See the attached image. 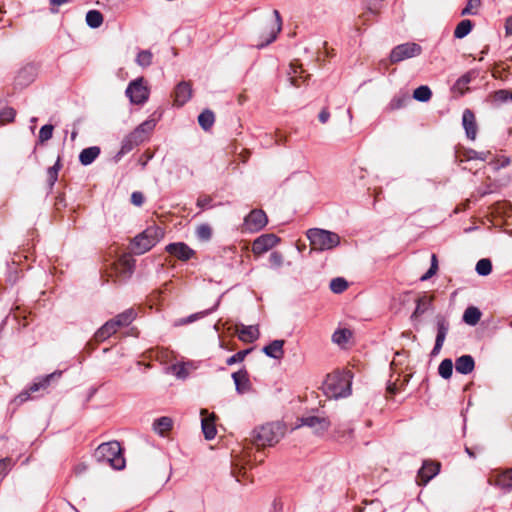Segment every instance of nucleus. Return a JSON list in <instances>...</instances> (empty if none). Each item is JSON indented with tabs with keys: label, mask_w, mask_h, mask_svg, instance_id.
Here are the masks:
<instances>
[{
	"label": "nucleus",
	"mask_w": 512,
	"mask_h": 512,
	"mask_svg": "<svg viewBox=\"0 0 512 512\" xmlns=\"http://www.w3.org/2000/svg\"><path fill=\"white\" fill-rule=\"evenodd\" d=\"M352 373L350 371L334 372L327 376L323 389L329 398H344L351 394Z\"/></svg>",
	"instance_id": "nucleus-1"
},
{
	"label": "nucleus",
	"mask_w": 512,
	"mask_h": 512,
	"mask_svg": "<svg viewBox=\"0 0 512 512\" xmlns=\"http://www.w3.org/2000/svg\"><path fill=\"white\" fill-rule=\"evenodd\" d=\"M94 457L99 463L109 464L116 470H121L125 467L122 449L120 443L117 441L100 444L95 450Z\"/></svg>",
	"instance_id": "nucleus-2"
},
{
	"label": "nucleus",
	"mask_w": 512,
	"mask_h": 512,
	"mask_svg": "<svg viewBox=\"0 0 512 512\" xmlns=\"http://www.w3.org/2000/svg\"><path fill=\"white\" fill-rule=\"evenodd\" d=\"M285 434V426L280 422L267 423L253 431V440L256 446H273Z\"/></svg>",
	"instance_id": "nucleus-3"
},
{
	"label": "nucleus",
	"mask_w": 512,
	"mask_h": 512,
	"mask_svg": "<svg viewBox=\"0 0 512 512\" xmlns=\"http://www.w3.org/2000/svg\"><path fill=\"white\" fill-rule=\"evenodd\" d=\"M306 236L310 241L312 250H331L340 244V236L332 231L311 228L307 230Z\"/></svg>",
	"instance_id": "nucleus-4"
},
{
	"label": "nucleus",
	"mask_w": 512,
	"mask_h": 512,
	"mask_svg": "<svg viewBox=\"0 0 512 512\" xmlns=\"http://www.w3.org/2000/svg\"><path fill=\"white\" fill-rule=\"evenodd\" d=\"M164 232L160 227L150 226L142 233L135 236L131 242V250L135 254H144L154 247L163 237Z\"/></svg>",
	"instance_id": "nucleus-5"
},
{
	"label": "nucleus",
	"mask_w": 512,
	"mask_h": 512,
	"mask_svg": "<svg viewBox=\"0 0 512 512\" xmlns=\"http://www.w3.org/2000/svg\"><path fill=\"white\" fill-rule=\"evenodd\" d=\"M125 94L132 104L142 105L147 102L150 90L145 85L144 78L139 77L129 83Z\"/></svg>",
	"instance_id": "nucleus-6"
},
{
	"label": "nucleus",
	"mask_w": 512,
	"mask_h": 512,
	"mask_svg": "<svg viewBox=\"0 0 512 512\" xmlns=\"http://www.w3.org/2000/svg\"><path fill=\"white\" fill-rule=\"evenodd\" d=\"M422 53V47L414 42H407L395 46L390 53V62L399 63L406 59L417 57Z\"/></svg>",
	"instance_id": "nucleus-7"
},
{
	"label": "nucleus",
	"mask_w": 512,
	"mask_h": 512,
	"mask_svg": "<svg viewBox=\"0 0 512 512\" xmlns=\"http://www.w3.org/2000/svg\"><path fill=\"white\" fill-rule=\"evenodd\" d=\"M266 25V33L262 34V37H265V40L264 42L256 45L259 49L275 41L278 33L282 29V18L278 10H273L271 15L268 16Z\"/></svg>",
	"instance_id": "nucleus-8"
},
{
	"label": "nucleus",
	"mask_w": 512,
	"mask_h": 512,
	"mask_svg": "<svg viewBox=\"0 0 512 512\" xmlns=\"http://www.w3.org/2000/svg\"><path fill=\"white\" fill-rule=\"evenodd\" d=\"M62 375L61 371H55L46 376L40 377L36 379L28 388V390L21 392L17 397L16 401L19 403H23L27 401L30 397V393H34L39 391L40 389H46L51 382L58 380Z\"/></svg>",
	"instance_id": "nucleus-9"
},
{
	"label": "nucleus",
	"mask_w": 512,
	"mask_h": 512,
	"mask_svg": "<svg viewBox=\"0 0 512 512\" xmlns=\"http://www.w3.org/2000/svg\"><path fill=\"white\" fill-rule=\"evenodd\" d=\"M36 76V65L32 63L26 64L17 72L14 79V84L17 88H25L35 80Z\"/></svg>",
	"instance_id": "nucleus-10"
},
{
	"label": "nucleus",
	"mask_w": 512,
	"mask_h": 512,
	"mask_svg": "<svg viewBox=\"0 0 512 512\" xmlns=\"http://www.w3.org/2000/svg\"><path fill=\"white\" fill-rule=\"evenodd\" d=\"M165 250L180 261H188L196 254V252L184 242L170 243L166 246Z\"/></svg>",
	"instance_id": "nucleus-11"
},
{
	"label": "nucleus",
	"mask_w": 512,
	"mask_h": 512,
	"mask_svg": "<svg viewBox=\"0 0 512 512\" xmlns=\"http://www.w3.org/2000/svg\"><path fill=\"white\" fill-rule=\"evenodd\" d=\"M440 471V464L433 461H424L422 467L418 471L417 483L420 486L426 485Z\"/></svg>",
	"instance_id": "nucleus-12"
},
{
	"label": "nucleus",
	"mask_w": 512,
	"mask_h": 512,
	"mask_svg": "<svg viewBox=\"0 0 512 512\" xmlns=\"http://www.w3.org/2000/svg\"><path fill=\"white\" fill-rule=\"evenodd\" d=\"M268 222L266 213L260 209L252 210L245 217V225L250 231H259L266 226Z\"/></svg>",
	"instance_id": "nucleus-13"
},
{
	"label": "nucleus",
	"mask_w": 512,
	"mask_h": 512,
	"mask_svg": "<svg viewBox=\"0 0 512 512\" xmlns=\"http://www.w3.org/2000/svg\"><path fill=\"white\" fill-rule=\"evenodd\" d=\"M279 238L275 234H264L254 240L252 251L254 254H263L272 249L278 242Z\"/></svg>",
	"instance_id": "nucleus-14"
},
{
	"label": "nucleus",
	"mask_w": 512,
	"mask_h": 512,
	"mask_svg": "<svg viewBox=\"0 0 512 512\" xmlns=\"http://www.w3.org/2000/svg\"><path fill=\"white\" fill-rule=\"evenodd\" d=\"M448 330H449V322L443 316L438 315L437 316V335H436L434 347L431 352L432 356H436L439 354L440 350L443 347Z\"/></svg>",
	"instance_id": "nucleus-15"
},
{
	"label": "nucleus",
	"mask_w": 512,
	"mask_h": 512,
	"mask_svg": "<svg viewBox=\"0 0 512 512\" xmlns=\"http://www.w3.org/2000/svg\"><path fill=\"white\" fill-rule=\"evenodd\" d=\"M300 421L301 425L312 428L318 434L327 431L331 424L328 418L314 415L303 416Z\"/></svg>",
	"instance_id": "nucleus-16"
},
{
	"label": "nucleus",
	"mask_w": 512,
	"mask_h": 512,
	"mask_svg": "<svg viewBox=\"0 0 512 512\" xmlns=\"http://www.w3.org/2000/svg\"><path fill=\"white\" fill-rule=\"evenodd\" d=\"M383 1L384 0H364L363 5L365 11L359 16V21H361L362 24H366L377 17L380 14Z\"/></svg>",
	"instance_id": "nucleus-17"
},
{
	"label": "nucleus",
	"mask_w": 512,
	"mask_h": 512,
	"mask_svg": "<svg viewBox=\"0 0 512 512\" xmlns=\"http://www.w3.org/2000/svg\"><path fill=\"white\" fill-rule=\"evenodd\" d=\"M138 132H131L124 137L121 143V148L115 155V160L119 161L124 155L132 151L135 147L143 143L141 138L137 136Z\"/></svg>",
	"instance_id": "nucleus-18"
},
{
	"label": "nucleus",
	"mask_w": 512,
	"mask_h": 512,
	"mask_svg": "<svg viewBox=\"0 0 512 512\" xmlns=\"http://www.w3.org/2000/svg\"><path fill=\"white\" fill-rule=\"evenodd\" d=\"M462 125L465 129V133L468 139L475 140L477 135V123L476 118L472 110L465 109L462 115Z\"/></svg>",
	"instance_id": "nucleus-19"
},
{
	"label": "nucleus",
	"mask_w": 512,
	"mask_h": 512,
	"mask_svg": "<svg viewBox=\"0 0 512 512\" xmlns=\"http://www.w3.org/2000/svg\"><path fill=\"white\" fill-rule=\"evenodd\" d=\"M192 96V87L190 82L182 81L177 84L174 91V102L178 106H183Z\"/></svg>",
	"instance_id": "nucleus-20"
},
{
	"label": "nucleus",
	"mask_w": 512,
	"mask_h": 512,
	"mask_svg": "<svg viewBox=\"0 0 512 512\" xmlns=\"http://www.w3.org/2000/svg\"><path fill=\"white\" fill-rule=\"evenodd\" d=\"M234 380L235 389L239 394H245L251 390V382L249 380L248 372L245 369H241L232 374Z\"/></svg>",
	"instance_id": "nucleus-21"
},
{
	"label": "nucleus",
	"mask_w": 512,
	"mask_h": 512,
	"mask_svg": "<svg viewBox=\"0 0 512 512\" xmlns=\"http://www.w3.org/2000/svg\"><path fill=\"white\" fill-rule=\"evenodd\" d=\"M221 297L220 296L217 301L215 302V304L209 308V309H206V310H203V311H200V312H197V313H194V314H191L187 317H184V318H180L178 320L175 321V326H183V325H187V324H190V323H193L199 319H202L206 316H208L209 314L213 313L214 311L217 310V308L219 307L220 305V301H221Z\"/></svg>",
	"instance_id": "nucleus-22"
},
{
	"label": "nucleus",
	"mask_w": 512,
	"mask_h": 512,
	"mask_svg": "<svg viewBox=\"0 0 512 512\" xmlns=\"http://www.w3.org/2000/svg\"><path fill=\"white\" fill-rule=\"evenodd\" d=\"M488 102L492 107H500L503 104L512 102V92L507 89L494 91L489 95Z\"/></svg>",
	"instance_id": "nucleus-23"
},
{
	"label": "nucleus",
	"mask_w": 512,
	"mask_h": 512,
	"mask_svg": "<svg viewBox=\"0 0 512 512\" xmlns=\"http://www.w3.org/2000/svg\"><path fill=\"white\" fill-rule=\"evenodd\" d=\"M433 296L423 295L416 300V308L411 315V320H415L422 316L425 312L432 309Z\"/></svg>",
	"instance_id": "nucleus-24"
},
{
	"label": "nucleus",
	"mask_w": 512,
	"mask_h": 512,
	"mask_svg": "<svg viewBox=\"0 0 512 512\" xmlns=\"http://www.w3.org/2000/svg\"><path fill=\"white\" fill-rule=\"evenodd\" d=\"M488 482L491 485L510 491L512 489V468L499 473L494 480L490 478Z\"/></svg>",
	"instance_id": "nucleus-25"
},
{
	"label": "nucleus",
	"mask_w": 512,
	"mask_h": 512,
	"mask_svg": "<svg viewBox=\"0 0 512 512\" xmlns=\"http://www.w3.org/2000/svg\"><path fill=\"white\" fill-rule=\"evenodd\" d=\"M285 344L284 340H273L271 343L263 347V353L270 358L279 360L284 356L283 346Z\"/></svg>",
	"instance_id": "nucleus-26"
},
{
	"label": "nucleus",
	"mask_w": 512,
	"mask_h": 512,
	"mask_svg": "<svg viewBox=\"0 0 512 512\" xmlns=\"http://www.w3.org/2000/svg\"><path fill=\"white\" fill-rule=\"evenodd\" d=\"M237 331L239 340L247 343L256 341L260 336L258 327L254 325H241Z\"/></svg>",
	"instance_id": "nucleus-27"
},
{
	"label": "nucleus",
	"mask_w": 512,
	"mask_h": 512,
	"mask_svg": "<svg viewBox=\"0 0 512 512\" xmlns=\"http://www.w3.org/2000/svg\"><path fill=\"white\" fill-rule=\"evenodd\" d=\"M475 368V361L471 355H462L455 361V369L458 373L467 375Z\"/></svg>",
	"instance_id": "nucleus-28"
},
{
	"label": "nucleus",
	"mask_w": 512,
	"mask_h": 512,
	"mask_svg": "<svg viewBox=\"0 0 512 512\" xmlns=\"http://www.w3.org/2000/svg\"><path fill=\"white\" fill-rule=\"evenodd\" d=\"M118 330L113 319L107 321L104 325H102L95 333L94 338L97 342H102L115 334Z\"/></svg>",
	"instance_id": "nucleus-29"
},
{
	"label": "nucleus",
	"mask_w": 512,
	"mask_h": 512,
	"mask_svg": "<svg viewBox=\"0 0 512 512\" xmlns=\"http://www.w3.org/2000/svg\"><path fill=\"white\" fill-rule=\"evenodd\" d=\"M303 73H304V69L301 64H299V63H291L290 64L288 75H289V80H290V83L292 86L299 87L300 81L301 82L305 81V79L308 77V75L306 77H304Z\"/></svg>",
	"instance_id": "nucleus-30"
},
{
	"label": "nucleus",
	"mask_w": 512,
	"mask_h": 512,
	"mask_svg": "<svg viewBox=\"0 0 512 512\" xmlns=\"http://www.w3.org/2000/svg\"><path fill=\"white\" fill-rule=\"evenodd\" d=\"M100 154V148L91 146L83 149L79 154V161L82 165L88 166L92 164Z\"/></svg>",
	"instance_id": "nucleus-31"
},
{
	"label": "nucleus",
	"mask_w": 512,
	"mask_h": 512,
	"mask_svg": "<svg viewBox=\"0 0 512 512\" xmlns=\"http://www.w3.org/2000/svg\"><path fill=\"white\" fill-rule=\"evenodd\" d=\"M172 426L173 420L168 416H163L154 421L153 430L160 436H164L166 432L172 429Z\"/></svg>",
	"instance_id": "nucleus-32"
},
{
	"label": "nucleus",
	"mask_w": 512,
	"mask_h": 512,
	"mask_svg": "<svg viewBox=\"0 0 512 512\" xmlns=\"http://www.w3.org/2000/svg\"><path fill=\"white\" fill-rule=\"evenodd\" d=\"M156 123L153 119H149L141 123L139 126H137L133 132H138L137 136L141 138V141L144 142L148 135L152 132V130L155 128Z\"/></svg>",
	"instance_id": "nucleus-33"
},
{
	"label": "nucleus",
	"mask_w": 512,
	"mask_h": 512,
	"mask_svg": "<svg viewBox=\"0 0 512 512\" xmlns=\"http://www.w3.org/2000/svg\"><path fill=\"white\" fill-rule=\"evenodd\" d=\"M136 313L133 309H127L124 312L118 314L115 318H113L118 329L120 327L128 326L134 319Z\"/></svg>",
	"instance_id": "nucleus-34"
},
{
	"label": "nucleus",
	"mask_w": 512,
	"mask_h": 512,
	"mask_svg": "<svg viewBox=\"0 0 512 512\" xmlns=\"http://www.w3.org/2000/svg\"><path fill=\"white\" fill-rule=\"evenodd\" d=\"M481 315L477 307L470 306L464 311L463 321L468 325L474 326L480 321Z\"/></svg>",
	"instance_id": "nucleus-35"
},
{
	"label": "nucleus",
	"mask_w": 512,
	"mask_h": 512,
	"mask_svg": "<svg viewBox=\"0 0 512 512\" xmlns=\"http://www.w3.org/2000/svg\"><path fill=\"white\" fill-rule=\"evenodd\" d=\"M473 26V22L469 19L460 21L454 30V37L457 39L466 37L473 29Z\"/></svg>",
	"instance_id": "nucleus-36"
},
{
	"label": "nucleus",
	"mask_w": 512,
	"mask_h": 512,
	"mask_svg": "<svg viewBox=\"0 0 512 512\" xmlns=\"http://www.w3.org/2000/svg\"><path fill=\"white\" fill-rule=\"evenodd\" d=\"M410 101L408 93H399L395 95L388 104V109L391 111L401 109Z\"/></svg>",
	"instance_id": "nucleus-37"
},
{
	"label": "nucleus",
	"mask_w": 512,
	"mask_h": 512,
	"mask_svg": "<svg viewBox=\"0 0 512 512\" xmlns=\"http://www.w3.org/2000/svg\"><path fill=\"white\" fill-rule=\"evenodd\" d=\"M103 15L98 10H89L86 13V23L90 28H99L103 23Z\"/></svg>",
	"instance_id": "nucleus-38"
},
{
	"label": "nucleus",
	"mask_w": 512,
	"mask_h": 512,
	"mask_svg": "<svg viewBox=\"0 0 512 512\" xmlns=\"http://www.w3.org/2000/svg\"><path fill=\"white\" fill-rule=\"evenodd\" d=\"M215 121L214 113L211 110H204L200 113L198 116V123L201 126V128L205 131L209 130Z\"/></svg>",
	"instance_id": "nucleus-39"
},
{
	"label": "nucleus",
	"mask_w": 512,
	"mask_h": 512,
	"mask_svg": "<svg viewBox=\"0 0 512 512\" xmlns=\"http://www.w3.org/2000/svg\"><path fill=\"white\" fill-rule=\"evenodd\" d=\"M201 426L205 439L212 440L216 436L217 430L213 419H202Z\"/></svg>",
	"instance_id": "nucleus-40"
},
{
	"label": "nucleus",
	"mask_w": 512,
	"mask_h": 512,
	"mask_svg": "<svg viewBox=\"0 0 512 512\" xmlns=\"http://www.w3.org/2000/svg\"><path fill=\"white\" fill-rule=\"evenodd\" d=\"M168 372L172 373L177 379L185 380L189 376V370L185 363L173 364L168 368Z\"/></svg>",
	"instance_id": "nucleus-41"
},
{
	"label": "nucleus",
	"mask_w": 512,
	"mask_h": 512,
	"mask_svg": "<svg viewBox=\"0 0 512 512\" xmlns=\"http://www.w3.org/2000/svg\"><path fill=\"white\" fill-rule=\"evenodd\" d=\"M438 373L439 375L444 379H449L452 376L453 373V362L451 359L446 358L441 361L439 367H438Z\"/></svg>",
	"instance_id": "nucleus-42"
},
{
	"label": "nucleus",
	"mask_w": 512,
	"mask_h": 512,
	"mask_svg": "<svg viewBox=\"0 0 512 512\" xmlns=\"http://www.w3.org/2000/svg\"><path fill=\"white\" fill-rule=\"evenodd\" d=\"M351 336L352 332L349 329H338L333 333L332 340L338 345H343L348 342Z\"/></svg>",
	"instance_id": "nucleus-43"
},
{
	"label": "nucleus",
	"mask_w": 512,
	"mask_h": 512,
	"mask_svg": "<svg viewBox=\"0 0 512 512\" xmlns=\"http://www.w3.org/2000/svg\"><path fill=\"white\" fill-rule=\"evenodd\" d=\"M432 92L428 86L422 85L416 88L413 92V98L420 102H427L430 100Z\"/></svg>",
	"instance_id": "nucleus-44"
},
{
	"label": "nucleus",
	"mask_w": 512,
	"mask_h": 512,
	"mask_svg": "<svg viewBox=\"0 0 512 512\" xmlns=\"http://www.w3.org/2000/svg\"><path fill=\"white\" fill-rule=\"evenodd\" d=\"M60 168H61V164H60V159L59 158H58V160L56 161V163L53 166L48 168V171H47V182H48V185H49L50 189L53 188L54 184L58 180V173H59Z\"/></svg>",
	"instance_id": "nucleus-45"
},
{
	"label": "nucleus",
	"mask_w": 512,
	"mask_h": 512,
	"mask_svg": "<svg viewBox=\"0 0 512 512\" xmlns=\"http://www.w3.org/2000/svg\"><path fill=\"white\" fill-rule=\"evenodd\" d=\"M471 80V73H466L455 82L453 89L458 91L460 94H464V92L468 89L467 85L471 82Z\"/></svg>",
	"instance_id": "nucleus-46"
},
{
	"label": "nucleus",
	"mask_w": 512,
	"mask_h": 512,
	"mask_svg": "<svg viewBox=\"0 0 512 512\" xmlns=\"http://www.w3.org/2000/svg\"><path fill=\"white\" fill-rule=\"evenodd\" d=\"M475 270L479 275L487 276L492 271V263L487 258L480 259L476 264Z\"/></svg>",
	"instance_id": "nucleus-47"
},
{
	"label": "nucleus",
	"mask_w": 512,
	"mask_h": 512,
	"mask_svg": "<svg viewBox=\"0 0 512 512\" xmlns=\"http://www.w3.org/2000/svg\"><path fill=\"white\" fill-rule=\"evenodd\" d=\"M481 6V0H468L466 6L461 11V16L477 15Z\"/></svg>",
	"instance_id": "nucleus-48"
},
{
	"label": "nucleus",
	"mask_w": 512,
	"mask_h": 512,
	"mask_svg": "<svg viewBox=\"0 0 512 512\" xmlns=\"http://www.w3.org/2000/svg\"><path fill=\"white\" fill-rule=\"evenodd\" d=\"M347 287V281L341 277L333 278L330 282V289L337 294L344 292Z\"/></svg>",
	"instance_id": "nucleus-49"
},
{
	"label": "nucleus",
	"mask_w": 512,
	"mask_h": 512,
	"mask_svg": "<svg viewBox=\"0 0 512 512\" xmlns=\"http://www.w3.org/2000/svg\"><path fill=\"white\" fill-rule=\"evenodd\" d=\"M153 55L148 50L140 51L137 55L136 62L141 67H148L152 63Z\"/></svg>",
	"instance_id": "nucleus-50"
},
{
	"label": "nucleus",
	"mask_w": 512,
	"mask_h": 512,
	"mask_svg": "<svg viewBox=\"0 0 512 512\" xmlns=\"http://www.w3.org/2000/svg\"><path fill=\"white\" fill-rule=\"evenodd\" d=\"M196 236L201 241H208L212 236V229L208 224H201L196 229Z\"/></svg>",
	"instance_id": "nucleus-51"
},
{
	"label": "nucleus",
	"mask_w": 512,
	"mask_h": 512,
	"mask_svg": "<svg viewBox=\"0 0 512 512\" xmlns=\"http://www.w3.org/2000/svg\"><path fill=\"white\" fill-rule=\"evenodd\" d=\"M16 111L12 107H5L0 112V125L10 123L14 120Z\"/></svg>",
	"instance_id": "nucleus-52"
},
{
	"label": "nucleus",
	"mask_w": 512,
	"mask_h": 512,
	"mask_svg": "<svg viewBox=\"0 0 512 512\" xmlns=\"http://www.w3.org/2000/svg\"><path fill=\"white\" fill-rule=\"evenodd\" d=\"M252 351L251 348L249 349H245V350H241V351H238L237 353L233 354L232 356H230L229 358H227L226 360V364L231 366V365H234L236 363H240L242 362L245 357Z\"/></svg>",
	"instance_id": "nucleus-53"
},
{
	"label": "nucleus",
	"mask_w": 512,
	"mask_h": 512,
	"mask_svg": "<svg viewBox=\"0 0 512 512\" xmlns=\"http://www.w3.org/2000/svg\"><path fill=\"white\" fill-rule=\"evenodd\" d=\"M54 127L50 124H46L40 128L39 141L45 142L52 138Z\"/></svg>",
	"instance_id": "nucleus-54"
},
{
	"label": "nucleus",
	"mask_w": 512,
	"mask_h": 512,
	"mask_svg": "<svg viewBox=\"0 0 512 512\" xmlns=\"http://www.w3.org/2000/svg\"><path fill=\"white\" fill-rule=\"evenodd\" d=\"M489 154H490V152H478L473 149H470L466 152V157L468 160L477 159V160L485 161L488 158Z\"/></svg>",
	"instance_id": "nucleus-55"
},
{
	"label": "nucleus",
	"mask_w": 512,
	"mask_h": 512,
	"mask_svg": "<svg viewBox=\"0 0 512 512\" xmlns=\"http://www.w3.org/2000/svg\"><path fill=\"white\" fill-rule=\"evenodd\" d=\"M269 263L273 268H279L283 264V256L280 252L274 251L269 256Z\"/></svg>",
	"instance_id": "nucleus-56"
},
{
	"label": "nucleus",
	"mask_w": 512,
	"mask_h": 512,
	"mask_svg": "<svg viewBox=\"0 0 512 512\" xmlns=\"http://www.w3.org/2000/svg\"><path fill=\"white\" fill-rule=\"evenodd\" d=\"M14 462L11 458H3L0 460V476L6 475L13 467Z\"/></svg>",
	"instance_id": "nucleus-57"
},
{
	"label": "nucleus",
	"mask_w": 512,
	"mask_h": 512,
	"mask_svg": "<svg viewBox=\"0 0 512 512\" xmlns=\"http://www.w3.org/2000/svg\"><path fill=\"white\" fill-rule=\"evenodd\" d=\"M131 203L140 207L144 203V195L139 191L133 192L131 194Z\"/></svg>",
	"instance_id": "nucleus-58"
},
{
	"label": "nucleus",
	"mask_w": 512,
	"mask_h": 512,
	"mask_svg": "<svg viewBox=\"0 0 512 512\" xmlns=\"http://www.w3.org/2000/svg\"><path fill=\"white\" fill-rule=\"evenodd\" d=\"M212 202V198L210 196L201 195L197 199V206L201 209L207 208L210 206Z\"/></svg>",
	"instance_id": "nucleus-59"
},
{
	"label": "nucleus",
	"mask_w": 512,
	"mask_h": 512,
	"mask_svg": "<svg viewBox=\"0 0 512 512\" xmlns=\"http://www.w3.org/2000/svg\"><path fill=\"white\" fill-rule=\"evenodd\" d=\"M121 264L123 265L124 271H125L128 275H131V274H132V272H133V267H134L133 263H132L130 260L125 259V260H123V261H122V263H121Z\"/></svg>",
	"instance_id": "nucleus-60"
},
{
	"label": "nucleus",
	"mask_w": 512,
	"mask_h": 512,
	"mask_svg": "<svg viewBox=\"0 0 512 512\" xmlns=\"http://www.w3.org/2000/svg\"><path fill=\"white\" fill-rule=\"evenodd\" d=\"M318 117H319V121L321 123H326L330 117V113H329L328 109L327 108L322 109L321 112L319 113Z\"/></svg>",
	"instance_id": "nucleus-61"
},
{
	"label": "nucleus",
	"mask_w": 512,
	"mask_h": 512,
	"mask_svg": "<svg viewBox=\"0 0 512 512\" xmlns=\"http://www.w3.org/2000/svg\"><path fill=\"white\" fill-rule=\"evenodd\" d=\"M87 470V465L84 464V463H79L77 464L75 467H74V473L76 475H81L83 473H85Z\"/></svg>",
	"instance_id": "nucleus-62"
},
{
	"label": "nucleus",
	"mask_w": 512,
	"mask_h": 512,
	"mask_svg": "<svg viewBox=\"0 0 512 512\" xmlns=\"http://www.w3.org/2000/svg\"><path fill=\"white\" fill-rule=\"evenodd\" d=\"M505 31L507 35H512V16L508 17L505 22Z\"/></svg>",
	"instance_id": "nucleus-63"
},
{
	"label": "nucleus",
	"mask_w": 512,
	"mask_h": 512,
	"mask_svg": "<svg viewBox=\"0 0 512 512\" xmlns=\"http://www.w3.org/2000/svg\"><path fill=\"white\" fill-rule=\"evenodd\" d=\"M436 272H437V270L429 268L428 271L424 275L421 276L420 280L426 281V280L430 279L433 275H435Z\"/></svg>",
	"instance_id": "nucleus-64"
}]
</instances>
